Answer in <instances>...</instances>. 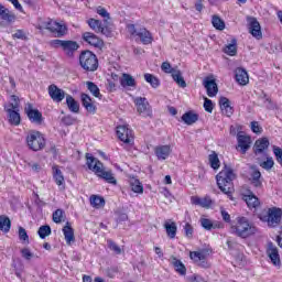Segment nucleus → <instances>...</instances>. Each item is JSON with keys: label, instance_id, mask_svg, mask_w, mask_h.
Listing matches in <instances>:
<instances>
[{"label": "nucleus", "instance_id": "1", "mask_svg": "<svg viewBox=\"0 0 282 282\" xmlns=\"http://www.w3.org/2000/svg\"><path fill=\"white\" fill-rule=\"evenodd\" d=\"M86 164L89 171H93V173H95L97 177H100V180H105V182L113 184V186L118 184L113 173L111 171H105L102 162L96 159L91 153H86Z\"/></svg>", "mask_w": 282, "mask_h": 282}, {"label": "nucleus", "instance_id": "2", "mask_svg": "<svg viewBox=\"0 0 282 282\" xmlns=\"http://www.w3.org/2000/svg\"><path fill=\"white\" fill-rule=\"evenodd\" d=\"M235 180H237V174L228 165H225L216 175L217 186L225 195H231L232 191H235V184L232 183Z\"/></svg>", "mask_w": 282, "mask_h": 282}, {"label": "nucleus", "instance_id": "3", "mask_svg": "<svg viewBox=\"0 0 282 282\" xmlns=\"http://www.w3.org/2000/svg\"><path fill=\"white\" fill-rule=\"evenodd\" d=\"M234 235L240 237V239H248L252 235H257V226L250 223L246 217H238L236 226L231 227Z\"/></svg>", "mask_w": 282, "mask_h": 282}, {"label": "nucleus", "instance_id": "4", "mask_svg": "<svg viewBox=\"0 0 282 282\" xmlns=\"http://www.w3.org/2000/svg\"><path fill=\"white\" fill-rule=\"evenodd\" d=\"M50 45L55 48L61 47L62 52H64L68 58H74V54H76L80 47L78 42L72 40H52Z\"/></svg>", "mask_w": 282, "mask_h": 282}, {"label": "nucleus", "instance_id": "5", "mask_svg": "<svg viewBox=\"0 0 282 282\" xmlns=\"http://www.w3.org/2000/svg\"><path fill=\"white\" fill-rule=\"evenodd\" d=\"M79 65L84 72H96L98 69V56L91 51H83L79 54Z\"/></svg>", "mask_w": 282, "mask_h": 282}, {"label": "nucleus", "instance_id": "6", "mask_svg": "<svg viewBox=\"0 0 282 282\" xmlns=\"http://www.w3.org/2000/svg\"><path fill=\"white\" fill-rule=\"evenodd\" d=\"M26 144L31 151H43L45 149V137L40 131L31 130L26 135Z\"/></svg>", "mask_w": 282, "mask_h": 282}, {"label": "nucleus", "instance_id": "7", "mask_svg": "<svg viewBox=\"0 0 282 282\" xmlns=\"http://www.w3.org/2000/svg\"><path fill=\"white\" fill-rule=\"evenodd\" d=\"M134 104L139 116H142V118H153V110L145 97H138Z\"/></svg>", "mask_w": 282, "mask_h": 282}, {"label": "nucleus", "instance_id": "8", "mask_svg": "<svg viewBox=\"0 0 282 282\" xmlns=\"http://www.w3.org/2000/svg\"><path fill=\"white\" fill-rule=\"evenodd\" d=\"M282 209L278 207H271L268 209L267 224L269 228H276L281 226Z\"/></svg>", "mask_w": 282, "mask_h": 282}, {"label": "nucleus", "instance_id": "9", "mask_svg": "<svg viewBox=\"0 0 282 282\" xmlns=\"http://www.w3.org/2000/svg\"><path fill=\"white\" fill-rule=\"evenodd\" d=\"M238 149L242 155H246L250 151V144H252V138L247 135L243 131L237 133Z\"/></svg>", "mask_w": 282, "mask_h": 282}, {"label": "nucleus", "instance_id": "10", "mask_svg": "<svg viewBox=\"0 0 282 282\" xmlns=\"http://www.w3.org/2000/svg\"><path fill=\"white\" fill-rule=\"evenodd\" d=\"M117 137L124 144H133V130L129 129L127 126L117 127Z\"/></svg>", "mask_w": 282, "mask_h": 282}, {"label": "nucleus", "instance_id": "11", "mask_svg": "<svg viewBox=\"0 0 282 282\" xmlns=\"http://www.w3.org/2000/svg\"><path fill=\"white\" fill-rule=\"evenodd\" d=\"M24 111L31 122L35 124H43V113H41L39 109H34L32 104H29L28 107L24 108Z\"/></svg>", "mask_w": 282, "mask_h": 282}, {"label": "nucleus", "instance_id": "12", "mask_svg": "<svg viewBox=\"0 0 282 282\" xmlns=\"http://www.w3.org/2000/svg\"><path fill=\"white\" fill-rule=\"evenodd\" d=\"M48 96L53 100V102H63V100L67 98L65 90L58 88L56 84H52L48 86Z\"/></svg>", "mask_w": 282, "mask_h": 282}, {"label": "nucleus", "instance_id": "13", "mask_svg": "<svg viewBox=\"0 0 282 282\" xmlns=\"http://www.w3.org/2000/svg\"><path fill=\"white\" fill-rule=\"evenodd\" d=\"M189 258L198 265V268H204V270H208V268H210V263L208 260H206V254H204V251L191 252Z\"/></svg>", "mask_w": 282, "mask_h": 282}, {"label": "nucleus", "instance_id": "14", "mask_svg": "<svg viewBox=\"0 0 282 282\" xmlns=\"http://www.w3.org/2000/svg\"><path fill=\"white\" fill-rule=\"evenodd\" d=\"M83 41H85V43H88V45H91L93 47H98L99 50H101V47L105 46V42L98 37V35L91 33V32H85L82 35Z\"/></svg>", "mask_w": 282, "mask_h": 282}, {"label": "nucleus", "instance_id": "15", "mask_svg": "<svg viewBox=\"0 0 282 282\" xmlns=\"http://www.w3.org/2000/svg\"><path fill=\"white\" fill-rule=\"evenodd\" d=\"M248 21L250 34L258 41H261V39H263V33L261 32V24L259 23L257 18H248Z\"/></svg>", "mask_w": 282, "mask_h": 282}, {"label": "nucleus", "instance_id": "16", "mask_svg": "<svg viewBox=\"0 0 282 282\" xmlns=\"http://www.w3.org/2000/svg\"><path fill=\"white\" fill-rule=\"evenodd\" d=\"M251 173L249 177L250 185L254 188H262L263 187V181L261 180V171L257 169V165H251Z\"/></svg>", "mask_w": 282, "mask_h": 282}, {"label": "nucleus", "instance_id": "17", "mask_svg": "<svg viewBox=\"0 0 282 282\" xmlns=\"http://www.w3.org/2000/svg\"><path fill=\"white\" fill-rule=\"evenodd\" d=\"M203 85L209 98H215V96H217L219 88L217 87V82H215V79H212L210 77H205L203 80Z\"/></svg>", "mask_w": 282, "mask_h": 282}, {"label": "nucleus", "instance_id": "18", "mask_svg": "<svg viewBox=\"0 0 282 282\" xmlns=\"http://www.w3.org/2000/svg\"><path fill=\"white\" fill-rule=\"evenodd\" d=\"M267 254L273 265H281V256H279V248H276L273 242L268 243Z\"/></svg>", "mask_w": 282, "mask_h": 282}, {"label": "nucleus", "instance_id": "19", "mask_svg": "<svg viewBox=\"0 0 282 282\" xmlns=\"http://www.w3.org/2000/svg\"><path fill=\"white\" fill-rule=\"evenodd\" d=\"M269 147H270V140H268V138L264 137V138L258 139L253 145L254 155H261V154L265 155V151H268Z\"/></svg>", "mask_w": 282, "mask_h": 282}, {"label": "nucleus", "instance_id": "20", "mask_svg": "<svg viewBox=\"0 0 282 282\" xmlns=\"http://www.w3.org/2000/svg\"><path fill=\"white\" fill-rule=\"evenodd\" d=\"M80 100L84 109L88 111V113H96V110L98 109L96 105H94V101L91 97L85 93L80 95Z\"/></svg>", "mask_w": 282, "mask_h": 282}, {"label": "nucleus", "instance_id": "21", "mask_svg": "<svg viewBox=\"0 0 282 282\" xmlns=\"http://www.w3.org/2000/svg\"><path fill=\"white\" fill-rule=\"evenodd\" d=\"M235 78L238 85H248L250 83V77L248 76V72L246 68L238 67L235 70Z\"/></svg>", "mask_w": 282, "mask_h": 282}, {"label": "nucleus", "instance_id": "22", "mask_svg": "<svg viewBox=\"0 0 282 282\" xmlns=\"http://www.w3.org/2000/svg\"><path fill=\"white\" fill-rule=\"evenodd\" d=\"M87 23L89 25V29L94 30V32H96L97 34H99V33L109 34L107 29H105V26H102V22L100 20H96L94 18H90V19L87 20Z\"/></svg>", "mask_w": 282, "mask_h": 282}, {"label": "nucleus", "instance_id": "23", "mask_svg": "<svg viewBox=\"0 0 282 282\" xmlns=\"http://www.w3.org/2000/svg\"><path fill=\"white\" fill-rule=\"evenodd\" d=\"M219 107H220L223 113H225V116H227V118H230V116H232V113H235V109L230 106V99H228L227 97H220Z\"/></svg>", "mask_w": 282, "mask_h": 282}, {"label": "nucleus", "instance_id": "24", "mask_svg": "<svg viewBox=\"0 0 282 282\" xmlns=\"http://www.w3.org/2000/svg\"><path fill=\"white\" fill-rule=\"evenodd\" d=\"M8 120L13 127H19L21 124V115L19 113V109L8 108Z\"/></svg>", "mask_w": 282, "mask_h": 282}, {"label": "nucleus", "instance_id": "25", "mask_svg": "<svg viewBox=\"0 0 282 282\" xmlns=\"http://www.w3.org/2000/svg\"><path fill=\"white\" fill-rule=\"evenodd\" d=\"M243 202H246L248 208H259L261 203L259 202V197H257L252 192L242 196Z\"/></svg>", "mask_w": 282, "mask_h": 282}, {"label": "nucleus", "instance_id": "26", "mask_svg": "<svg viewBox=\"0 0 282 282\" xmlns=\"http://www.w3.org/2000/svg\"><path fill=\"white\" fill-rule=\"evenodd\" d=\"M200 226H203V228L205 230H217L224 228V224L220 221H213L208 218H202L200 219Z\"/></svg>", "mask_w": 282, "mask_h": 282}, {"label": "nucleus", "instance_id": "27", "mask_svg": "<svg viewBox=\"0 0 282 282\" xmlns=\"http://www.w3.org/2000/svg\"><path fill=\"white\" fill-rule=\"evenodd\" d=\"M137 36L140 37V41L143 43V45H151V43H153V35H151V32L144 28L138 29Z\"/></svg>", "mask_w": 282, "mask_h": 282}, {"label": "nucleus", "instance_id": "28", "mask_svg": "<svg viewBox=\"0 0 282 282\" xmlns=\"http://www.w3.org/2000/svg\"><path fill=\"white\" fill-rule=\"evenodd\" d=\"M158 160H166L171 155V145H159L154 149Z\"/></svg>", "mask_w": 282, "mask_h": 282}, {"label": "nucleus", "instance_id": "29", "mask_svg": "<svg viewBox=\"0 0 282 282\" xmlns=\"http://www.w3.org/2000/svg\"><path fill=\"white\" fill-rule=\"evenodd\" d=\"M63 232L68 246L72 245V241H76V238L74 237V228H72V224L69 221L63 227Z\"/></svg>", "mask_w": 282, "mask_h": 282}, {"label": "nucleus", "instance_id": "30", "mask_svg": "<svg viewBox=\"0 0 282 282\" xmlns=\"http://www.w3.org/2000/svg\"><path fill=\"white\" fill-rule=\"evenodd\" d=\"M66 105L72 113L80 112V104L72 95H66Z\"/></svg>", "mask_w": 282, "mask_h": 282}, {"label": "nucleus", "instance_id": "31", "mask_svg": "<svg viewBox=\"0 0 282 282\" xmlns=\"http://www.w3.org/2000/svg\"><path fill=\"white\" fill-rule=\"evenodd\" d=\"M181 120L187 126L195 124V122L199 120V115L193 111H187L181 117Z\"/></svg>", "mask_w": 282, "mask_h": 282}, {"label": "nucleus", "instance_id": "32", "mask_svg": "<svg viewBox=\"0 0 282 282\" xmlns=\"http://www.w3.org/2000/svg\"><path fill=\"white\" fill-rule=\"evenodd\" d=\"M265 161H261V159H258V164L261 166V169H264V171H272L274 169V159L272 156H268V153H264Z\"/></svg>", "mask_w": 282, "mask_h": 282}, {"label": "nucleus", "instance_id": "33", "mask_svg": "<svg viewBox=\"0 0 282 282\" xmlns=\"http://www.w3.org/2000/svg\"><path fill=\"white\" fill-rule=\"evenodd\" d=\"M119 83L121 87H135V78L133 76L123 73L122 77H120Z\"/></svg>", "mask_w": 282, "mask_h": 282}, {"label": "nucleus", "instance_id": "34", "mask_svg": "<svg viewBox=\"0 0 282 282\" xmlns=\"http://www.w3.org/2000/svg\"><path fill=\"white\" fill-rule=\"evenodd\" d=\"M53 180H55L57 186H63V184H65V176H63V172L58 169V165L53 166Z\"/></svg>", "mask_w": 282, "mask_h": 282}, {"label": "nucleus", "instance_id": "35", "mask_svg": "<svg viewBox=\"0 0 282 282\" xmlns=\"http://www.w3.org/2000/svg\"><path fill=\"white\" fill-rule=\"evenodd\" d=\"M164 228L166 230V235L170 239H175V235H177V225L175 223L166 221L164 224Z\"/></svg>", "mask_w": 282, "mask_h": 282}, {"label": "nucleus", "instance_id": "36", "mask_svg": "<svg viewBox=\"0 0 282 282\" xmlns=\"http://www.w3.org/2000/svg\"><path fill=\"white\" fill-rule=\"evenodd\" d=\"M10 228H12V221L8 216H0V230L2 232H10Z\"/></svg>", "mask_w": 282, "mask_h": 282}, {"label": "nucleus", "instance_id": "37", "mask_svg": "<svg viewBox=\"0 0 282 282\" xmlns=\"http://www.w3.org/2000/svg\"><path fill=\"white\" fill-rule=\"evenodd\" d=\"M0 19L2 21H6L8 25H12L14 21H17V14L14 12L10 11V9H7L3 14L0 15Z\"/></svg>", "mask_w": 282, "mask_h": 282}, {"label": "nucleus", "instance_id": "38", "mask_svg": "<svg viewBox=\"0 0 282 282\" xmlns=\"http://www.w3.org/2000/svg\"><path fill=\"white\" fill-rule=\"evenodd\" d=\"M172 78L178 85V87H182L183 89L186 88V80H184V76H182L181 70L172 72Z\"/></svg>", "mask_w": 282, "mask_h": 282}, {"label": "nucleus", "instance_id": "39", "mask_svg": "<svg viewBox=\"0 0 282 282\" xmlns=\"http://www.w3.org/2000/svg\"><path fill=\"white\" fill-rule=\"evenodd\" d=\"M208 160L214 171H217L219 166H221V162L219 161V155L217 152L213 151L212 154L208 155Z\"/></svg>", "mask_w": 282, "mask_h": 282}, {"label": "nucleus", "instance_id": "40", "mask_svg": "<svg viewBox=\"0 0 282 282\" xmlns=\"http://www.w3.org/2000/svg\"><path fill=\"white\" fill-rule=\"evenodd\" d=\"M130 186L133 193H139V194L144 193V186H142V183H140V180L138 178H132L130 181Z\"/></svg>", "mask_w": 282, "mask_h": 282}, {"label": "nucleus", "instance_id": "41", "mask_svg": "<svg viewBox=\"0 0 282 282\" xmlns=\"http://www.w3.org/2000/svg\"><path fill=\"white\" fill-rule=\"evenodd\" d=\"M88 91L95 96V98H102V95L100 94V88H98V85H96L94 82H87L86 83Z\"/></svg>", "mask_w": 282, "mask_h": 282}, {"label": "nucleus", "instance_id": "42", "mask_svg": "<svg viewBox=\"0 0 282 282\" xmlns=\"http://www.w3.org/2000/svg\"><path fill=\"white\" fill-rule=\"evenodd\" d=\"M212 25L215 28V30H226V22H224L219 15H213Z\"/></svg>", "mask_w": 282, "mask_h": 282}, {"label": "nucleus", "instance_id": "43", "mask_svg": "<svg viewBox=\"0 0 282 282\" xmlns=\"http://www.w3.org/2000/svg\"><path fill=\"white\" fill-rule=\"evenodd\" d=\"M144 80H147L153 89H158V87H160V79L155 77V75L147 73L144 74Z\"/></svg>", "mask_w": 282, "mask_h": 282}, {"label": "nucleus", "instance_id": "44", "mask_svg": "<svg viewBox=\"0 0 282 282\" xmlns=\"http://www.w3.org/2000/svg\"><path fill=\"white\" fill-rule=\"evenodd\" d=\"M225 54H228V56H236L237 55V40H231V43L228 44L224 48Z\"/></svg>", "mask_w": 282, "mask_h": 282}, {"label": "nucleus", "instance_id": "45", "mask_svg": "<svg viewBox=\"0 0 282 282\" xmlns=\"http://www.w3.org/2000/svg\"><path fill=\"white\" fill-rule=\"evenodd\" d=\"M37 235L40 239H45L46 237H50V235H52V227H50V225H42L37 230Z\"/></svg>", "mask_w": 282, "mask_h": 282}, {"label": "nucleus", "instance_id": "46", "mask_svg": "<svg viewBox=\"0 0 282 282\" xmlns=\"http://www.w3.org/2000/svg\"><path fill=\"white\" fill-rule=\"evenodd\" d=\"M90 204L94 208H100V206H105V198L102 196L93 195L90 196Z\"/></svg>", "mask_w": 282, "mask_h": 282}, {"label": "nucleus", "instance_id": "47", "mask_svg": "<svg viewBox=\"0 0 282 282\" xmlns=\"http://www.w3.org/2000/svg\"><path fill=\"white\" fill-rule=\"evenodd\" d=\"M53 34H55L57 39H63V36L67 34V26L65 24L58 23V28H55V31H53Z\"/></svg>", "mask_w": 282, "mask_h": 282}, {"label": "nucleus", "instance_id": "48", "mask_svg": "<svg viewBox=\"0 0 282 282\" xmlns=\"http://www.w3.org/2000/svg\"><path fill=\"white\" fill-rule=\"evenodd\" d=\"M173 265L175 270L178 272V274H182V275L186 274V267L177 258H174Z\"/></svg>", "mask_w": 282, "mask_h": 282}, {"label": "nucleus", "instance_id": "49", "mask_svg": "<svg viewBox=\"0 0 282 282\" xmlns=\"http://www.w3.org/2000/svg\"><path fill=\"white\" fill-rule=\"evenodd\" d=\"M65 219V210L63 209H56L53 213V221L54 224H61Z\"/></svg>", "mask_w": 282, "mask_h": 282}, {"label": "nucleus", "instance_id": "50", "mask_svg": "<svg viewBox=\"0 0 282 282\" xmlns=\"http://www.w3.org/2000/svg\"><path fill=\"white\" fill-rule=\"evenodd\" d=\"M107 246H108L109 250L115 252V254H122V249L113 240L108 239L107 240Z\"/></svg>", "mask_w": 282, "mask_h": 282}, {"label": "nucleus", "instance_id": "51", "mask_svg": "<svg viewBox=\"0 0 282 282\" xmlns=\"http://www.w3.org/2000/svg\"><path fill=\"white\" fill-rule=\"evenodd\" d=\"M261 99L264 100V102H267V109H275L276 108V104L272 101V99L268 96V94L262 91L261 95Z\"/></svg>", "mask_w": 282, "mask_h": 282}, {"label": "nucleus", "instance_id": "52", "mask_svg": "<svg viewBox=\"0 0 282 282\" xmlns=\"http://www.w3.org/2000/svg\"><path fill=\"white\" fill-rule=\"evenodd\" d=\"M45 30H48L50 32L54 33L56 31V28H58V22L50 20L47 22H44Z\"/></svg>", "mask_w": 282, "mask_h": 282}, {"label": "nucleus", "instance_id": "53", "mask_svg": "<svg viewBox=\"0 0 282 282\" xmlns=\"http://www.w3.org/2000/svg\"><path fill=\"white\" fill-rule=\"evenodd\" d=\"M204 109L207 111V113H213V110L215 109V105L213 104V100L208 99L207 97L204 98Z\"/></svg>", "mask_w": 282, "mask_h": 282}, {"label": "nucleus", "instance_id": "54", "mask_svg": "<svg viewBox=\"0 0 282 282\" xmlns=\"http://www.w3.org/2000/svg\"><path fill=\"white\" fill-rule=\"evenodd\" d=\"M97 14H99V17H102L104 21H109V19H111L109 13L107 12V9L102 7L97 8Z\"/></svg>", "mask_w": 282, "mask_h": 282}, {"label": "nucleus", "instance_id": "55", "mask_svg": "<svg viewBox=\"0 0 282 282\" xmlns=\"http://www.w3.org/2000/svg\"><path fill=\"white\" fill-rule=\"evenodd\" d=\"M273 153L275 155L276 162H279L280 165L282 166V149L276 147V145H274L273 147Z\"/></svg>", "mask_w": 282, "mask_h": 282}, {"label": "nucleus", "instance_id": "56", "mask_svg": "<svg viewBox=\"0 0 282 282\" xmlns=\"http://www.w3.org/2000/svg\"><path fill=\"white\" fill-rule=\"evenodd\" d=\"M19 239L21 241H30V236H28V231L23 227H19Z\"/></svg>", "mask_w": 282, "mask_h": 282}, {"label": "nucleus", "instance_id": "57", "mask_svg": "<svg viewBox=\"0 0 282 282\" xmlns=\"http://www.w3.org/2000/svg\"><path fill=\"white\" fill-rule=\"evenodd\" d=\"M161 69L162 72H165V74H173L174 68L171 67V63L169 62H163L162 65H161Z\"/></svg>", "mask_w": 282, "mask_h": 282}, {"label": "nucleus", "instance_id": "58", "mask_svg": "<svg viewBox=\"0 0 282 282\" xmlns=\"http://www.w3.org/2000/svg\"><path fill=\"white\" fill-rule=\"evenodd\" d=\"M212 204H213V199H210L209 196L200 198V206H202V208H210Z\"/></svg>", "mask_w": 282, "mask_h": 282}, {"label": "nucleus", "instance_id": "59", "mask_svg": "<svg viewBox=\"0 0 282 282\" xmlns=\"http://www.w3.org/2000/svg\"><path fill=\"white\" fill-rule=\"evenodd\" d=\"M184 230L185 237H187V239H193V226L189 223L185 224Z\"/></svg>", "mask_w": 282, "mask_h": 282}, {"label": "nucleus", "instance_id": "60", "mask_svg": "<svg viewBox=\"0 0 282 282\" xmlns=\"http://www.w3.org/2000/svg\"><path fill=\"white\" fill-rule=\"evenodd\" d=\"M19 105H20L19 96L12 95L11 96V104H10L11 109H19Z\"/></svg>", "mask_w": 282, "mask_h": 282}, {"label": "nucleus", "instance_id": "61", "mask_svg": "<svg viewBox=\"0 0 282 282\" xmlns=\"http://www.w3.org/2000/svg\"><path fill=\"white\" fill-rule=\"evenodd\" d=\"M251 131L253 133H262L263 132V128H261V126H259L258 121H252L251 122Z\"/></svg>", "mask_w": 282, "mask_h": 282}, {"label": "nucleus", "instance_id": "62", "mask_svg": "<svg viewBox=\"0 0 282 282\" xmlns=\"http://www.w3.org/2000/svg\"><path fill=\"white\" fill-rule=\"evenodd\" d=\"M21 254L23 257V259H26V261H30V259H32V257H34V253L30 251V249L24 248L21 250Z\"/></svg>", "mask_w": 282, "mask_h": 282}, {"label": "nucleus", "instance_id": "63", "mask_svg": "<svg viewBox=\"0 0 282 282\" xmlns=\"http://www.w3.org/2000/svg\"><path fill=\"white\" fill-rule=\"evenodd\" d=\"M12 39H20L21 41H25L28 36H25V32H23V30H17L15 33L12 35Z\"/></svg>", "mask_w": 282, "mask_h": 282}, {"label": "nucleus", "instance_id": "64", "mask_svg": "<svg viewBox=\"0 0 282 282\" xmlns=\"http://www.w3.org/2000/svg\"><path fill=\"white\" fill-rule=\"evenodd\" d=\"M127 29L131 36H138V29H135V24H128Z\"/></svg>", "mask_w": 282, "mask_h": 282}]
</instances>
